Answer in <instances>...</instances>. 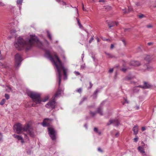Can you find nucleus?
<instances>
[{
    "label": "nucleus",
    "instance_id": "nucleus-35",
    "mask_svg": "<svg viewBox=\"0 0 156 156\" xmlns=\"http://www.w3.org/2000/svg\"><path fill=\"white\" fill-rule=\"evenodd\" d=\"M5 5V4L2 2L0 1V6H3Z\"/></svg>",
    "mask_w": 156,
    "mask_h": 156
},
{
    "label": "nucleus",
    "instance_id": "nucleus-63",
    "mask_svg": "<svg viewBox=\"0 0 156 156\" xmlns=\"http://www.w3.org/2000/svg\"><path fill=\"white\" fill-rule=\"evenodd\" d=\"M96 39H97V42H99V38H98V37H97L96 38Z\"/></svg>",
    "mask_w": 156,
    "mask_h": 156
},
{
    "label": "nucleus",
    "instance_id": "nucleus-1",
    "mask_svg": "<svg viewBox=\"0 0 156 156\" xmlns=\"http://www.w3.org/2000/svg\"><path fill=\"white\" fill-rule=\"evenodd\" d=\"M45 55L56 66L58 75V90L55 94V96L52 98V100L50 101L45 105L47 108H51L52 109H53L55 108L56 104L55 98H58L60 97L61 92H63V91L60 89V86L61 81V72L63 70L64 76V79L66 80L67 79L66 72L67 69L64 67L63 64L56 54L54 55L53 58L52 57L50 53L48 52H46Z\"/></svg>",
    "mask_w": 156,
    "mask_h": 156
},
{
    "label": "nucleus",
    "instance_id": "nucleus-30",
    "mask_svg": "<svg viewBox=\"0 0 156 156\" xmlns=\"http://www.w3.org/2000/svg\"><path fill=\"white\" fill-rule=\"evenodd\" d=\"M5 97L7 99H8L9 98V96L8 94H5Z\"/></svg>",
    "mask_w": 156,
    "mask_h": 156
},
{
    "label": "nucleus",
    "instance_id": "nucleus-31",
    "mask_svg": "<svg viewBox=\"0 0 156 156\" xmlns=\"http://www.w3.org/2000/svg\"><path fill=\"white\" fill-rule=\"evenodd\" d=\"M82 89L81 88H79L77 90H76V91L79 93H80L81 92H82Z\"/></svg>",
    "mask_w": 156,
    "mask_h": 156
},
{
    "label": "nucleus",
    "instance_id": "nucleus-18",
    "mask_svg": "<svg viewBox=\"0 0 156 156\" xmlns=\"http://www.w3.org/2000/svg\"><path fill=\"white\" fill-rule=\"evenodd\" d=\"M112 9V7L111 6H108V5H106L105 6H104V8H103V9L104 10H105V11H108L110 10H111Z\"/></svg>",
    "mask_w": 156,
    "mask_h": 156
},
{
    "label": "nucleus",
    "instance_id": "nucleus-44",
    "mask_svg": "<svg viewBox=\"0 0 156 156\" xmlns=\"http://www.w3.org/2000/svg\"><path fill=\"white\" fill-rule=\"evenodd\" d=\"M146 128L145 127H142L141 129H142V131H143L145 130H146Z\"/></svg>",
    "mask_w": 156,
    "mask_h": 156
},
{
    "label": "nucleus",
    "instance_id": "nucleus-56",
    "mask_svg": "<svg viewBox=\"0 0 156 156\" xmlns=\"http://www.w3.org/2000/svg\"><path fill=\"white\" fill-rule=\"evenodd\" d=\"M98 150L99 151H100V152H101L102 151V150H101V149L100 148H98Z\"/></svg>",
    "mask_w": 156,
    "mask_h": 156
},
{
    "label": "nucleus",
    "instance_id": "nucleus-61",
    "mask_svg": "<svg viewBox=\"0 0 156 156\" xmlns=\"http://www.w3.org/2000/svg\"><path fill=\"white\" fill-rule=\"evenodd\" d=\"M8 88L10 90V91H12V89L10 87H9V86H8Z\"/></svg>",
    "mask_w": 156,
    "mask_h": 156
},
{
    "label": "nucleus",
    "instance_id": "nucleus-52",
    "mask_svg": "<svg viewBox=\"0 0 156 156\" xmlns=\"http://www.w3.org/2000/svg\"><path fill=\"white\" fill-rule=\"evenodd\" d=\"M147 28H151L152 27V26L151 25H147Z\"/></svg>",
    "mask_w": 156,
    "mask_h": 156
},
{
    "label": "nucleus",
    "instance_id": "nucleus-17",
    "mask_svg": "<svg viewBox=\"0 0 156 156\" xmlns=\"http://www.w3.org/2000/svg\"><path fill=\"white\" fill-rule=\"evenodd\" d=\"M102 109V108L101 107H99L97 109V112L99 113L100 115H103Z\"/></svg>",
    "mask_w": 156,
    "mask_h": 156
},
{
    "label": "nucleus",
    "instance_id": "nucleus-25",
    "mask_svg": "<svg viewBox=\"0 0 156 156\" xmlns=\"http://www.w3.org/2000/svg\"><path fill=\"white\" fill-rule=\"evenodd\" d=\"M5 101V99H3L0 103V104L1 105H3Z\"/></svg>",
    "mask_w": 156,
    "mask_h": 156
},
{
    "label": "nucleus",
    "instance_id": "nucleus-3",
    "mask_svg": "<svg viewBox=\"0 0 156 156\" xmlns=\"http://www.w3.org/2000/svg\"><path fill=\"white\" fill-rule=\"evenodd\" d=\"M13 129L17 133H21L23 132H26L31 137H34V135L32 128L28 124H26L23 127L21 124L18 123L14 126Z\"/></svg>",
    "mask_w": 156,
    "mask_h": 156
},
{
    "label": "nucleus",
    "instance_id": "nucleus-8",
    "mask_svg": "<svg viewBox=\"0 0 156 156\" xmlns=\"http://www.w3.org/2000/svg\"><path fill=\"white\" fill-rule=\"evenodd\" d=\"M113 124L114 126H118L119 124V122L117 120H110L109 122L107 123V125H109L111 124Z\"/></svg>",
    "mask_w": 156,
    "mask_h": 156
},
{
    "label": "nucleus",
    "instance_id": "nucleus-48",
    "mask_svg": "<svg viewBox=\"0 0 156 156\" xmlns=\"http://www.w3.org/2000/svg\"><path fill=\"white\" fill-rule=\"evenodd\" d=\"M85 64H84L81 65V67L83 69L85 67Z\"/></svg>",
    "mask_w": 156,
    "mask_h": 156
},
{
    "label": "nucleus",
    "instance_id": "nucleus-5",
    "mask_svg": "<svg viewBox=\"0 0 156 156\" xmlns=\"http://www.w3.org/2000/svg\"><path fill=\"white\" fill-rule=\"evenodd\" d=\"M23 60L21 55L20 54L17 53L15 55V66L16 68H18L19 67Z\"/></svg>",
    "mask_w": 156,
    "mask_h": 156
},
{
    "label": "nucleus",
    "instance_id": "nucleus-7",
    "mask_svg": "<svg viewBox=\"0 0 156 156\" xmlns=\"http://www.w3.org/2000/svg\"><path fill=\"white\" fill-rule=\"evenodd\" d=\"M52 119H45L42 123V126H48L50 125V122L52 121Z\"/></svg>",
    "mask_w": 156,
    "mask_h": 156
},
{
    "label": "nucleus",
    "instance_id": "nucleus-13",
    "mask_svg": "<svg viewBox=\"0 0 156 156\" xmlns=\"http://www.w3.org/2000/svg\"><path fill=\"white\" fill-rule=\"evenodd\" d=\"M138 151L142 154V155H146L145 152L144 148L141 146H139L138 148Z\"/></svg>",
    "mask_w": 156,
    "mask_h": 156
},
{
    "label": "nucleus",
    "instance_id": "nucleus-15",
    "mask_svg": "<svg viewBox=\"0 0 156 156\" xmlns=\"http://www.w3.org/2000/svg\"><path fill=\"white\" fill-rule=\"evenodd\" d=\"M146 66V69H147V70L151 71L154 69L153 67L151 65L147 64V66Z\"/></svg>",
    "mask_w": 156,
    "mask_h": 156
},
{
    "label": "nucleus",
    "instance_id": "nucleus-46",
    "mask_svg": "<svg viewBox=\"0 0 156 156\" xmlns=\"http://www.w3.org/2000/svg\"><path fill=\"white\" fill-rule=\"evenodd\" d=\"M98 91H99L98 90H96L95 91V92H94V95H95L98 93Z\"/></svg>",
    "mask_w": 156,
    "mask_h": 156
},
{
    "label": "nucleus",
    "instance_id": "nucleus-59",
    "mask_svg": "<svg viewBox=\"0 0 156 156\" xmlns=\"http://www.w3.org/2000/svg\"><path fill=\"white\" fill-rule=\"evenodd\" d=\"M119 133H116L115 136H118L119 135Z\"/></svg>",
    "mask_w": 156,
    "mask_h": 156
},
{
    "label": "nucleus",
    "instance_id": "nucleus-40",
    "mask_svg": "<svg viewBox=\"0 0 156 156\" xmlns=\"http://www.w3.org/2000/svg\"><path fill=\"white\" fill-rule=\"evenodd\" d=\"M3 59V57H2V55L1 54V51L0 50V60H2Z\"/></svg>",
    "mask_w": 156,
    "mask_h": 156
},
{
    "label": "nucleus",
    "instance_id": "nucleus-29",
    "mask_svg": "<svg viewBox=\"0 0 156 156\" xmlns=\"http://www.w3.org/2000/svg\"><path fill=\"white\" fill-rule=\"evenodd\" d=\"M94 40V38L93 37H92L90 39L89 41V43H90Z\"/></svg>",
    "mask_w": 156,
    "mask_h": 156
},
{
    "label": "nucleus",
    "instance_id": "nucleus-50",
    "mask_svg": "<svg viewBox=\"0 0 156 156\" xmlns=\"http://www.w3.org/2000/svg\"><path fill=\"white\" fill-rule=\"evenodd\" d=\"M114 47V45L113 44H111L110 47V48L111 49H112Z\"/></svg>",
    "mask_w": 156,
    "mask_h": 156
},
{
    "label": "nucleus",
    "instance_id": "nucleus-55",
    "mask_svg": "<svg viewBox=\"0 0 156 156\" xmlns=\"http://www.w3.org/2000/svg\"><path fill=\"white\" fill-rule=\"evenodd\" d=\"M89 83H90V88L92 87L93 85L92 84L91 82H90Z\"/></svg>",
    "mask_w": 156,
    "mask_h": 156
},
{
    "label": "nucleus",
    "instance_id": "nucleus-49",
    "mask_svg": "<svg viewBox=\"0 0 156 156\" xmlns=\"http://www.w3.org/2000/svg\"><path fill=\"white\" fill-rule=\"evenodd\" d=\"M138 138L137 137L134 138V142H137L138 141Z\"/></svg>",
    "mask_w": 156,
    "mask_h": 156
},
{
    "label": "nucleus",
    "instance_id": "nucleus-9",
    "mask_svg": "<svg viewBox=\"0 0 156 156\" xmlns=\"http://www.w3.org/2000/svg\"><path fill=\"white\" fill-rule=\"evenodd\" d=\"M154 58L152 56L150 55H147L145 56V57L144 58V59L146 61L149 62L151 61Z\"/></svg>",
    "mask_w": 156,
    "mask_h": 156
},
{
    "label": "nucleus",
    "instance_id": "nucleus-33",
    "mask_svg": "<svg viewBox=\"0 0 156 156\" xmlns=\"http://www.w3.org/2000/svg\"><path fill=\"white\" fill-rule=\"evenodd\" d=\"M144 17V15L143 14H141L139 16V18L141 19Z\"/></svg>",
    "mask_w": 156,
    "mask_h": 156
},
{
    "label": "nucleus",
    "instance_id": "nucleus-58",
    "mask_svg": "<svg viewBox=\"0 0 156 156\" xmlns=\"http://www.w3.org/2000/svg\"><path fill=\"white\" fill-rule=\"evenodd\" d=\"M99 2H105V1L104 0H100Z\"/></svg>",
    "mask_w": 156,
    "mask_h": 156
},
{
    "label": "nucleus",
    "instance_id": "nucleus-4",
    "mask_svg": "<svg viewBox=\"0 0 156 156\" xmlns=\"http://www.w3.org/2000/svg\"><path fill=\"white\" fill-rule=\"evenodd\" d=\"M29 96L33 100V101L36 104H40L41 101L45 102L48 99V97H46L45 99L41 100L40 98V94L37 93L30 92L28 93Z\"/></svg>",
    "mask_w": 156,
    "mask_h": 156
},
{
    "label": "nucleus",
    "instance_id": "nucleus-24",
    "mask_svg": "<svg viewBox=\"0 0 156 156\" xmlns=\"http://www.w3.org/2000/svg\"><path fill=\"white\" fill-rule=\"evenodd\" d=\"M142 4L140 2H137L135 4V5L137 6H140L142 5Z\"/></svg>",
    "mask_w": 156,
    "mask_h": 156
},
{
    "label": "nucleus",
    "instance_id": "nucleus-53",
    "mask_svg": "<svg viewBox=\"0 0 156 156\" xmlns=\"http://www.w3.org/2000/svg\"><path fill=\"white\" fill-rule=\"evenodd\" d=\"M107 55H108V57H112V55H110V54H107Z\"/></svg>",
    "mask_w": 156,
    "mask_h": 156
},
{
    "label": "nucleus",
    "instance_id": "nucleus-2",
    "mask_svg": "<svg viewBox=\"0 0 156 156\" xmlns=\"http://www.w3.org/2000/svg\"><path fill=\"white\" fill-rule=\"evenodd\" d=\"M34 45L40 48L42 46V43L39 41L35 35H30V39L26 40L20 37L15 41L14 44L15 47L18 50H21L24 48L27 50H29Z\"/></svg>",
    "mask_w": 156,
    "mask_h": 156
},
{
    "label": "nucleus",
    "instance_id": "nucleus-20",
    "mask_svg": "<svg viewBox=\"0 0 156 156\" xmlns=\"http://www.w3.org/2000/svg\"><path fill=\"white\" fill-rule=\"evenodd\" d=\"M76 20L77 21L78 24V26H79L80 28H83V26L80 23V21H79V19L77 18H76Z\"/></svg>",
    "mask_w": 156,
    "mask_h": 156
},
{
    "label": "nucleus",
    "instance_id": "nucleus-26",
    "mask_svg": "<svg viewBox=\"0 0 156 156\" xmlns=\"http://www.w3.org/2000/svg\"><path fill=\"white\" fill-rule=\"evenodd\" d=\"M87 99V98L86 97H84L83 98L82 101H81L80 103V104H81L82 102L86 100Z\"/></svg>",
    "mask_w": 156,
    "mask_h": 156
},
{
    "label": "nucleus",
    "instance_id": "nucleus-22",
    "mask_svg": "<svg viewBox=\"0 0 156 156\" xmlns=\"http://www.w3.org/2000/svg\"><path fill=\"white\" fill-rule=\"evenodd\" d=\"M23 2V0H17V5H21Z\"/></svg>",
    "mask_w": 156,
    "mask_h": 156
},
{
    "label": "nucleus",
    "instance_id": "nucleus-11",
    "mask_svg": "<svg viewBox=\"0 0 156 156\" xmlns=\"http://www.w3.org/2000/svg\"><path fill=\"white\" fill-rule=\"evenodd\" d=\"M139 86L143 88L147 89L150 87L151 85L146 82H144L143 86Z\"/></svg>",
    "mask_w": 156,
    "mask_h": 156
},
{
    "label": "nucleus",
    "instance_id": "nucleus-10",
    "mask_svg": "<svg viewBox=\"0 0 156 156\" xmlns=\"http://www.w3.org/2000/svg\"><path fill=\"white\" fill-rule=\"evenodd\" d=\"M13 136H14V137L15 138H16L18 140H20L21 142L22 143H24L22 137L21 136L18 135L16 134H14L13 135Z\"/></svg>",
    "mask_w": 156,
    "mask_h": 156
},
{
    "label": "nucleus",
    "instance_id": "nucleus-64",
    "mask_svg": "<svg viewBox=\"0 0 156 156\" xmlns=\"http://www.w3.org/2000/svg\"><path fill=\"white\" fill-rule=\"evenodd\" d=\"M122 41L123 42V43L124 44V45H125V40H122Z\"/></svg>",
    "mask_w": 156,
    "mask_h": 156
},
{
    "label": "nucleus",
    "instance_id": "nucleus-57",
    "mask_svg": "<svg viewBox=\"0 0 156 156\" xmlns=\"http://www.w3.org/2000/svg\"><path fill=\"white\" fill-rule=\"evenodd\" d=\"M122 70L124 72H125L126 70V69H122Z\"/></svg>",
    "mask_w": 156,
    "mask_h": 156
},
{
    "label": "nucleus",
    "instance_id": "nucleus-37",
    "mask_svg": "<svg viewBox=\"0 0 156 156\" xmlns=\"http://www.w3.org/2000/svg\"><path fill=\"white\" fill-rule=\"evenodd\" d=\"M24 135L25 136L24 138L25 139L28 140V138L27 135L24 133Z\"/></svg>",
    "mask_w": 156,
    "mask_h": 156
},
{
    "label": "nucleus",
    "instance_id": "nucleus-27",
    "mask_svg": "<svg viewBox=\"0 0 156 156\" xmlns=\"http://www.w3.org/2000/svg\"><path fill=\"white\" fill-rule=\"evenodd\" d=\"M147 66V64H144L143 65V68L142 69V70L144 71L147 70V69H146V66Z\"/></svg>",
    "mask_w": 156,
    "mask_h": 156
},
{
    "label": "nucleus",
    "instance_id": "nucleus-54",
    "mask_svg": "<svg viewBox=\"0 0 156 156\" xmlns=\"http://www.w3.org/2000/svg\"><path fill=\"white\" fill-rule=\"evenodd\" d=\"M124 101H125V103H128V102L127 101V100L126 99H124Z\"/></svg>",
    "mask_w": 156,
    "mask_h": 156
},
{
    "label": "nucleus",
    "instance_id": "nucleus-60",
    "mask_svg": "<svg viewBox=\"0 0 156 156\" xmlns=\"http://www.w3.org/2000/svg\"><path fill=\"white\" fill-rule=\"evenodd\" d=\"M136 109L138 110L139 108V107L138 106H137L136 107Z\"/></svg>",
    "mask_w": 156,
    "mask_h": 156
},
{
    "label": "nucleus",
    "instance_id": "nucleus-23",
    "mask_svg": "<svg viewBox=\"0 0 156 156\" xmlns=\"http://www.w3.org/2000/svg\"><path fill=\"white\" fill-rule=\"evenodd\" d=\"M74 8L75 9L76 13V16L78 17L79 16V13H78V9L76 7H74Z\"/></svg>",
    "mask_w": 156,
    "mask_h": 156
},
{
    "label": "nucleus",
    "instance_id": "nucleus-51",
    "mask_svg": "<svg viewBox=\"0 0 156 156\" xmlns=\"http://www.w3.org/2000/svg\"><path fill=\"white\" fill-rule=\"evenodd\" d=\"M153 44V43L152 42H149L147 43V44L148 45H152V44Z\"/></svg>",
    "mask_w": 156,
    "mask_h": 156
},
{
    "label": "nucleus",
    "instance_id": "nucleus-47",
    "mask_svg": "<svg viewBox=\"0 0 156 156\" xmlns=\"http://www.w3.org/2000/svg\"><path fill=\"white\" fill-rule=\"evenodd\" d=\"M16 32V31L15 30H11V34H13V33H14Z\"/></svg>",
    "mask_w": 156,
    "mask_h": 156
},
{
    "label": "nucleus",
    "instance_id": "nucleus-34",
    "mask_svg": "<svg viewBox=\"0 0 156 156\" xmlns=\"http://www.w3.org/2000/svg\"><path fill=\"white\" fill-rule=\"evenodd\" d=\"M2 134L0 133V141H1L2 140Z\"/></svg>",
    "mask_w": 156,
    "mask_h": 156
},
{
    "label": "nucleus",
    "instance_id": "nucleus-6",
    "mask_svg": "<svg viewBox=\"0 0 156 156\" xmlns=\"http://www.w3.org/2000/svg\"><path fill=\"white\" fill-rule=\"evenodd\" d=\"M48 131L50 137L52 140H55L56 139V133L54 129L52 127L48 128Z\"/></svg>",
    "mask_w": 156,
    "mask_h": 156
},
{
    "label": "nucleus",
    "instance_id": "nucleus-41",
    "mask_svg": "<svg viewBox=\"0 0 156 156\" xmlns=\"http://www.w3.org/2000/svg\"><path fill=\"white\" fill-rule=\"evenodd\" d=\"M113 69L112 68L110 69L109 70V72L110 73H112L113 72Z\"/></svg>",
    "mask_w": 156,
    "mask_h": 156
},
{
    "label": "nucleus",
    "instance_id": "nucleus-39",
    "mask_svg": "<svg viewBox=\"0 0 156 156\" xmlns=\"http://www.w3.org/2000/svg\"><path fill=\"white\" fill-rule=\"evenodd\" d=\"M61 4L62 5H66V3L65 2H64L63 1H62V2H61Z\"/></svg>",
    "mask_w": 156,
    "mask_h": 156
},
{
    "label": "nucleus",
    "instance_id": "nucleus-28",
    "mask_svg": "<svg viewBox=\"0 0 156 156\" xmlns=\"http://www.w3.org/2000/svg\"><path fill=\"white\" fill-rule=\"evenodd\" d=\"M90 114L92 116H94L96 115V112H90Z\"/></svg>",
    "mask_w": 156,
    "mask_h": 156
},
{
    "label": "nucleus",
    "instance_id": "nucleus-43",
    "mask_svg": "<svg viewBox=\"0 0 156 156\" xmlns=\"http://www.w3.org/2000/svg\"><path fill=\"white\" fill-rule=\"evenodd\" d=\"M132 10V9L131 8H128V10L127 11L128 12L131 11Z\"/></svg>",
    "mask_w": 156,
    "mask_h": 156
},
{
    "label": "nucleus",
    "instance_id": "nucleus-45",
    "mask_svg": "<svg viewBox=\"0 0 156 156\" xmlns=\"http://www.w3.org/2000/svg\"><path fill=\"white\" fill-rule=\"evenodd\" d=\"M27 153L28 154H30L31 153V151L29 150L27 151Z\"/></svg>",
    "mask_w": 156,
    "mask_h": 156
},
{
    "label": "nucleus",
    "instance_id": "nucleus-19",
    "mask_svg": "<svg viewBox=\"0 0 156 156\" xmlns=\"http://www.w3.org/2000/svg\"><path fill=\"white\" fill-rule=\"evenodd\" d=\"M139 87H139V86L134 87V88H133V92L134 93L138 92L139 90Z\"/></svg>",
    "mask_w": 156,
    "mask_h": 156
},
{
    "label": "nucleus",
    "instance_id": "nucleus-16",
    "mask_svg": "<svg viewBox=\"0 0 156 156\" xmlns=\"http://www.w3.org/2000/svg\"><path fill=\"white\" fill-rule=\"evenodd\" d=\"M133 132L134 134H137L138 131V126H135L133 128Z\"/></svg>",
    "mask_w": 156,
    "mask_h": 156
},
{
    "label": "nucleus",
    "instance_id": "nucleus-21",
    "mask_svg": "<svg viewBox=\"0 0 156 156\" xmlns=\"http://www.w3.org/2000/svg\"><path fill=\"white\" fill-rule=\"evenodd\" d=\"M47 33L48 37L50 40H52V37L51 34L48 31H47Z\"/></svg>",
    "mask_w": 156,
    "mask_h": 156
},
{
    "label": "nucleus",
    "instance_id": "nucleus-62",
    "mask_svg": "<svg viewBox=\"0 0 156 156\" xmlns=\"http://www.w3.org/2000/svg\"><path fill=\"white\" fill-rule=\"evenodd\" d=\"M129 29H124V31L125 32L127 30H129Z\"/></svg>",
    "mask_w": 156,
    "mask_h": 156
},
{
    "label": "nucleus",
    "instance_id": "nucleus-32",
    "mask_svg": "<svg viewBox=\"0 0 156 156\" xmlns=\"http://www.w3.org/2000/svg\"><path fill=\"white\" fill-rule=\"evenodd\" d=\"M122 10L123 11V12L125 13H128L126 9H122Z\"/></svg>",
    "mask_w": 156,
    "mask_h": 156
},
{
    "label": "nucleus",
    "instance_id": "nucleus-12",
    "mask_svg": "<svg viewBox=\"0 0 156 156\" xmlns=\"http://www.w3.org/2000/svg\"><path fill=\"white\" fill-rule=\"evenodd\" d=\"M130 64L134 66H138L140 65V63L137 61H133L131 62Z\"/></svg>",
    "mask_w": 156,
    "mask_h": 156
},
{
    "label": "nucleus",
    "instance_id": "nucleus-36",
    "mask_svg": "<svg viewBox=\"0 0 156 156\" xmlns=\"http://www.w3.org/2000/svg\"><path fill=\"white\" fill-rule=\"evenodd\" d=\"M74 73L76 75H78L80 74V73L77 71H75Z\"/></svg>",
    "mask_w": 156,
    "mask_h": 156
},
{
    "label": "nucleus",
    "instance_id": "nucleus-42",
    "mask_svg": "<svg viewBox=\"0 0 156 156\" xmlns=\"http://www.w3.org/2000/svg\"><path fill=\"white\" fill-rule=\"evenodd\" d=\"M94 131L95 132H98V129L97 128H94Z\"/></svg>",
    "mask_w": 156,
    "mask_h": 156
},
{
    "label": "nucleus",
    "instance_id": "nucleus-14",
    "mask_svg": "<svg viewBox=\"0 0 156 156\" xmlns=\"http://www.w3.org/2000/svg\"><path fill=\"white\" fill-rule=\"evenodd\" d=\"M118 23L116 22H112L108 23V25L109 28H111L112 27L114 26L115 25L117 26Z\"/></svg>",
    "mask_w": 156,
    "mask_h": 156
},
{
    "label": "nucleus",
    "instance_id": "nucleus-38",
    "mask_svg": "<svg viewBox=\"0 0 156 156\" xmlns=\"http://www.w3.org/2000/svg\"><path fill=\"white\" fill-rule=\"evenodd\" d=\"M82 6H83V10L84 11H87V9L84 8V5L83 4H82Z\"/></svg>",
    "mask_w": 156,
    "mask_h": 156
}]
</instances>
